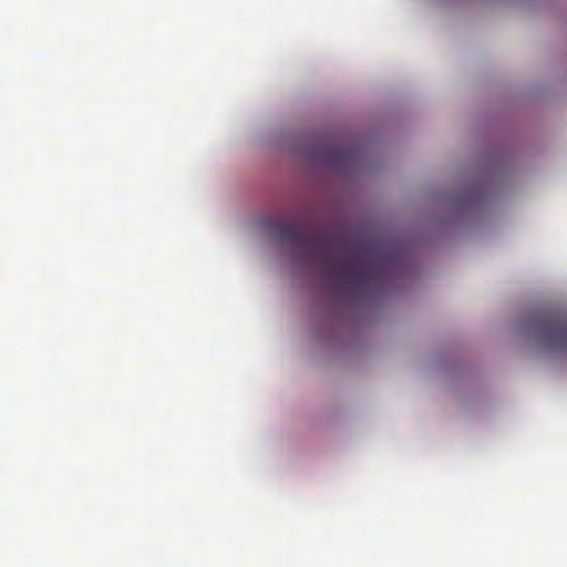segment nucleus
I'll return each mask as SVG.
<instances>
[{
    "label": "nucleus",
    "instance_id": "obj_1",
    "mask_svg": "<svg viewBox=\"0 0 567 567\" xmlns=\"http://www.w3.org/2000/svg\"><path fill=\"white\" fill-rule=\"evenodd\" d=\"M268 227L284 243L303 250L310 259L318 262L326 275L360 289L362 295L374 291L382 279L388 256L374 248L369 249L372 260L365 265L351 266L336 256L337 252L348 250L346 240L339 236L300 227L282 219L270 220Z\"/></svg>",
    "mask_w": 567,
    "mask_h": 567
},
{
    "label": "nucleus",
    "instance_id": "obj_2",
    "mask_svg": "<svg viewBox=\"0 0 567 567\" xmlns=\"http://www.w3.org/2000/svg\"><path fill=\"white\" fill-rule=\"evenodd\" d=\"M535 333L550 351L567 353V313L544 312L536 317Z\"/></svg>",
    "mask_w": 567,
    "mask_h": 567
}]
</instances>
